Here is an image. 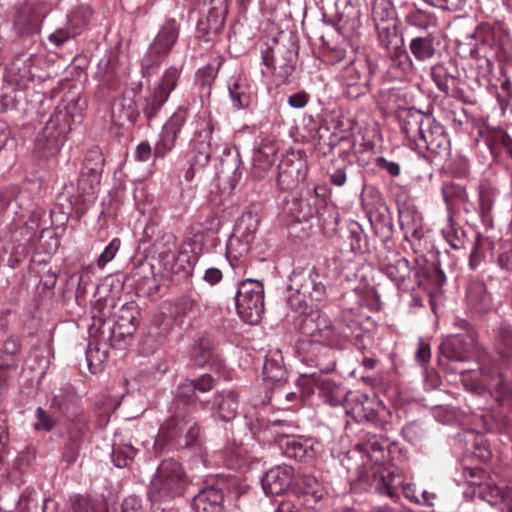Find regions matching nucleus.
<instances>
[{"label": "nucleus", "mask_w": 512, "mask_h": 512, "mask_svg": "<svg viewBox=\"0 0 512 512\" xmlns=\"http://www.w3.org/2000/svg\"><path fill=\"white\" fill-rule=\"evenodd\" d=\"M79 98L73 99L63 107L58 106L46 123L42 134L37 138V146L45 154L58 151L65 136L72 130L73 124L82 118L83 104Z\"/></svg>", "instance_id": "obj_1"}, {"label": "nucleus", "mask_w": 512, "mask_h": 512, "mask_svg": "<svg viewBox=\"0 0 512 512\" xmlns=\"http://www.w3.org/2000/svg\"><path fill=\"white\" fill-rule=\"evenodd\" d=\"M302 336L307 337L309 352L323 348L329 352L332 348H340L346 338L341 327L333 324L331 319L321 311H311L305 315L299 326Z\"/></svg>", "instance_id": "obj_2"}, {"label": "nucleus", "mask_w": 512, "mask_h": 512, "mask_svg": "<svg viewBox=\"0 0 512 512\" xmlns=\"http://www.w3.org/2000/svg\"><path fill=\"white\" fill-rule=\"evenodd\" d=\"M186 481L181 463L174 459L163 460L150 482L148 497L152 502L172 500L183 494Z\"/></svg>", "instance_id": "obj_3"}, {"label": "nucleus", "mask_w": 512, "mask_h": 512, "mask_svg": "<svg viewBox=\"0 0 512 512\" xmlns=\"http://www.w3.org/2000/svg\"><path fill=\"white\" fill-rule=\"evenodd\" d=\"M236 310L243 321L258 324L264 313V288L254 279L242 281L236 294Z\"/></svg>", "instance_id": "obj_4"}, {"label": "nucleus", "mask_w": 512, "mask_h": 512, "mask_svg": "<svg viewBox=\"0 0 512 512\" xmlns=\"http://www.w3.org/2000/svg\"><path fill=\"white\" fill-rule=\"evenodd\" d=\"M258 225L257 214L249 211L241 215L227 243L226 255L231 265H235L234 262L248 254L256 237Z\"/></svg>", "instance_id": "obj_5"}, {"label": "nucleus", "mask_w": 512, "mask_h": 512, "mask_svg": "<svg viewBox=\"0 0 512 512\" xmlns=\"http://www.w3.org/2000/svg\"><path fill=\"white\" fill-rule=\"evenodd\" d=\"M178 38V29L174 21H168L150 44L142 59V74L151 75L171 51Z\"/></svg>", "instance_id": "obj_6"}, {"label": "nucleus", "mask_w": 512, "mask_h": 512, "mask_svg": "<svg viewBox=\"0 0 512 512\" xmlns=\"http://www.w3.org/2000/svg\"><path fill=\"white\" fill-rule=\"evenodd\" d=\"M278 186L284 191L297 188L306 178L308 166L303 152H286L278 166Z\"/></svg>", "instance_id": "obj_7"}, {"label": "nucleus", "mask_w": 512, "mask_h": 512, "mask_svg": "<svg viewBox=\"0 0 512 512\" xmlns=\"http://www.w3.org/2000/svg\"><path fill=\"white\" fill-rule=\"evenodd\" d=\"M345 411L357 422H375L385 413V406L375 396L350 392L345 399Z\"/></svg>", "instance_id": "obj_8"}, {"label": "nucleus", "mask_w": 512, "mask_h": 512, "mask_svg": "<svg viewBox=\"0 0 512 512\" xmlns=\"http://www.w3.org/2000/svg\"><path fill=\"white\" fill-rule=\"evenodd\" d=\"M180 74L181 69L175 66H170L164 71L159 82L145 100L143 112L148 119H151L168 100L170 93L177 85Z\"/></svg>", "instance_id": "obj_9"}, {"label": "nucleus", "mask_w": 512, "mask_h": 512, "mask_svg": "<svg viewBox=\"0 0 512 512\" xmlns=\"http://www.w3.org/2000/svg\"><path fill=\"white\" fill-rule=\"evenodd\" d=\"M370 77V68L364 58H355L342 68L340 79L350 98L366 93Z\"/></svg>", "instance_id": "obj_10"}, {"label": "nucleus", "mask_w": 512, "mask_h": 512, "mask_svg": "<svg viewBox=\"0 0 512 512\" xmlns=\"http://www.w3.org/2000/svg\"><path fill=\"white\" fill-rule=\"evenodd\" d=\"M378 32V40L392 56L393 61L405 70L409 67V56L403 49L404 41L397 29V22L376 26Z\"/></svg>", "instance_id": "obj_11"}, {"label": "nucleus", "mask_w": 512, "mask_h": 512, "mask_svg": "<svg viewBox=\"0 0 512 512\" xmlns=\"http://www.w3.org/2000/svg\"><path fill=\"white\" fill-rule=\"evenodd\" d=\"M218 137L210 122H204L193 140V165L203 167L208 164L212 153L219 149Z\"/></svg>", "instance_id": "obj_12"}, {"label": "nucleus", "mask_w": 512, "mask_h": 512, "mask_svg": "<svg viewBox=\"0 0 512 512\" xmlns=\"http://www.w3.org/2000/svg\"><path fill=\"white\" fill-rule=\"evenodd\" d=\"M293 491L307 509H315L323 500L325 489L316 477L304 474L295 478Z\"/></svg>", "instance_id": "obj_13"}, {"label": "nucleus", "mask_w": 512, "mask_h": 512, "mask_svg": "<svg viewBox=\"0 0 512 512\" xmlns=\"http://www.w3.org/2000/svg\"><path fill=\"white\" fill-rule=\"evenodd\" d=\"M163 437L174 440L185 438L183 445L188 446L199 435V429L191 418H182L173 416L161 426Z\"/></svg>", "instance_id": "obj_14"}, {"label": "nucleus", "mask_w": 512, "mask_h": 512, "mask_svg": "<svg viewBox=\"0 0 512 512\" xmlns=\"http://www.w3.org/2000/svg\"><path fill=\"white\" fill-rule=\"evenodd\" d=\"M294 470L288 465L276 466L266 472L262 478V488L267 495H280L292 484Z\"/></svg>", "instance_id": "obj_15"}, {"label": "nucleus", "mask_w": 512, "mask_h": 512, "mask_svg": "<svg viewBox=\"0 0 512 512\" xmlns=\"http://www.w3.org/2000/svg\"><path fill=\"white\" fill-rule=\"evenodd\" d=\"M184 122V115L182 113H175L164 125L160 138L154 147V156L156 158H164L174 148Z\"/></svg>", "instance_id": "obj_16"}, {"label": "nucleus", "mask_w": 512, "mask_h": 512, "mask_svg": "<svg viewBox=\"0 0 512 512\" xmlns=\"http://www.w3.org/2000/svg\"><path fill=\"white\" fill-rule=\"evenodd\" d=\"M140 310L135 302L123 304L115 314V324L112 329L114 336L125 338L132 336L138 326Z\"/></svg>", "instance_id": "obj_17"}, {"label": "nucleus", "mask_w": 512, "mask_h": 512, "mask_svg": "<svg viewBox=\"0 0 512 512\" xmlns=\"http://www.w3.org/2000/svg\"><path fill=\"white\" fill-rule=\"evenodd\" d=\"M278 152L276 142L270 138H263L253 156V173L256 177H263L273 166Z\"/></svg>", "instance_id": "obj_18"}, {"label": "nucleus", "mask_w": 512, "mask_h": 512, "mask_svg": "<svg viewBox=\"0 0 512 512\" xmlns=\"http://www.w3.org/2000/svg\"><path fill=\"white\" fill-rule=\"evenodd\" d=\"M318 273L310 271L300 273L292 278V285L296 287L298 294L311 300H320L325 293V286L319 280Z\"/></svg>", "instance_id": "obj_19"}, {"label": "nucleus", "mask_w": 512, "mask_h": 512, "mask_svg": "<svg viewBox=\"0 0 512 512\" xmlns=\"http://www.w3.org/2000/svg\"><path fill=\"white\" fill-rule=\"evenodd\" d=\"M195 512H223V493L215 487H206L199 491L192 500Z\"/></svg>", "instance_id": "obj_20"}, {"label": "nucleus", "mask_w": 512, "mask_h": 512, "mask_svg": "<svg viewBox=\"0 0 512 512\" xmlns=\"http://www.w3.org/2000/svg\"><path fill=\"white\" fill-rule=\"evenodd\" d=\"M431 124V117L416 110H409L402 117V132L416 145L425 125Z\"/></svg>", "instance_id": "obj_21"}, {"label": "nucleus", "mask_w": 512, "mask_h": 512, "mask_svg": "<svg viewBox=\"0 0 512 512\" xmlns=\"http://www.w3.org/2000/svg\"><path fill=\"white\" fill-rule=\"evenodd\" d=\"M445 142L446 137L444 128L431 118V124L429 126L425 125L423 133L420 135L415 147L420 150L428 149L435 151L442 147Z\"/></svg>", "instance_id": "obj_22"}, {"label": "nucleus", "mask_w": 512, "mask_h": 512, "mask_svg": "<svg viewBox=\"0 0 512 512\" xmlns=\"http://www.w3.org/2000/svg\"><path fill=\"white\" fill-rule=\"evenodd\" d=\"M42 16L37 14L31 5H24L16 13L14 27L18 34H31L39 30Z\"/></svg>", "instance_id": "obj_23"}, {"label": "nucleus", "mask_w": 512, "mask_h": 512, "mask_svg": "<svg viewBox=\"0 0 512 512\" xmlns=\"http://www.w3.org/2000/svg\"><path fill=\"white\" fill-rule=\"evenodd\" d=\"M402 485V480L399 476H395L390 471H377L373 473L371 486L380 494L394 497L397 495L398 488Z\"/></svg>", "instance_id": "obj_24"}, {"label": "nucleus", "mask_w": 512, "mask_h": 512, "mask_svg": "<svg viewBox=\"0 0 512 512\" xmlns=\"http://www.w3.org/2000/svg\"><path fill=\"white\" fill-rule=\"evenodd\" d=\"M68 433L69 437L65 443L62 457L63 460L70 465L78 459L80 443L84 434V430L82 427L74 425L69 429Z\"/></svg>", "instance_id": "obj_25"}, {"label": "nucleus", "mask_w": 512, "mask_h": 512, "mask_svg": "<svg viewBox=\"0 0 512 512\" xmlns=\"http://www.w3.org/2000/svg\"><path fill=\"white\" fill-rule=\"evenodd\" d=\"M372 18L376 26L396 23V15L390 0H374Z\"/></svg>", "instance_id": "obj_26"}, {"label": "nucleus", "mask_w": 512, "mask_h": 512, "mask_svg": "<svg viewBox=\"0 0 512 512\" xmlns=\"http://www.w3.org/2000/svg\"><path fill=\"white\" fill-rule=\"evenodd\" d=\"M467 299L470 305L479 311L490 308L491 299L483 283H473L467 290Z\"/></svg>", "instance_id": "obj_27"}, {"label": "nucleus", "mask_w": 512, "mask_h": 512, "mask_svg": "<svg viewBox=\"0 0 512 512\" xmlns=\"http://www.w3.org/2000/svg\"><path fill=\"white\" fill-rule=\"evenodd\" d=\"M230 97L237 109H243L250 105L251 92L250 87L245 80L236 79L229 86Z\"/></svg>", "instance_id": "obj_28"}, {"label": "nucleus", "mask_w": 512, "mask_h": 512, "mask_svg": "<svg viewBox=\"0 0 512 512\" xmlns=\"http://www.w3.org/2000/svg\"><path fill=\"white\" fill-rule=\"evenodd\" d=\"M71 512H108L104 499H90L82 496L71 498Z\"/></svg>", "instance_id": "obj_29"}, {"label": "nucleus", "mask_w": 512, "mask_h": 512, "mask_svg": "<svg viewBox=\"0 0 512 512\" xmlns=\"http://www.w3.org/2000/svg\"><path fill=\"white\" fill-rule=\"evenodd\" d=\"M192 358L198 366L210 365L214 362L212 343L207 338L199 339L192 347Z\"/></svg>", "instance_id": "obj_30"}, {"label": "nucleus", "mask_w": 512, "mask_h": 512, "mask_svg": "<svg viewBox=\"0 0 512 512\" xmlns=\"http://www.w3.org/2000/svg\"><path fill=\"white\" fill-rule=\"evenodd\" d=\"M218 412L224 421H229L236 416L238 409L237 395L233 391L221 393L216 400Z\"/></svg>", "instance_id": "obj_31"}, {"label": "nucleus", "mask_w": 512, "mask_h": 512, "mask_svg": "<svg viewBox=\"0 0 512 512\" xmlns=\"http://www.w3.org/2000/svg\"><path fill=\"white\" fill-rule=\"evenodd\" d=\"M442 353L445 357L453 361H466L468 356L466 355L467 349L465 348L464 341L459 336H454L447 339L441 345Z\"/></svg>", "instance_id": "obj_32"}, {"label": "nucleus", "mask_w": 512, "mask_h": 512, "mask_svg": "<svg viewBox=\"0 0 512 512\" xmlns=\"http://www.w3.org/2000/svg\"><path fill=\"white\" fill-rule=\"evenodd\" d=\"M220 173L234 186L242 176L241 160L238 154L227 156L221 161Z\"/></svg>", "instance_id": "obj_33"}, {"label": "nucleus", "mask_w": 512, "mask_h": 512, "mask_svg": "<svg viewBox=\"0 0 512 512\" xmlns=\"http://www.w3.org/2000/svg\"><path fill=\"white\" fill-rule=\"evenodd\" d=\"M386 275L397 284L410 277V264L405 258H397L385 268Z\"/></svg>", "instance_id": "obj_34"}, {"label": "nucleus", "mask_w": 512, "mask_h": 512, "mask_svg": "<svg viewBox=\"0 0 512 512\" xmlns=\"http://www.w3.org/2000/svg\"><path fill=\"white\" fill-rule=\"evenodd\" d=\"M136 449L130 443L113 444L112 459L115 466L127 467L134 459Z\"/></svg>", "instance_id": "obj_35"}, {"label": "nucleus", "mask_w": 512, "mask_h": 512, "mask_svg": "<svg viewBox=\"0 0 512 512\" xmlns=\"http://www.w3.org/2000/svg\"><path fill=\"white\" fill-rule=\"evenodd\" d=\"M410 50L414 57L420 61L431 58L435 53V48L431 38L417 37L411 40Z\"/></svg>", "instance_id": "obj_36"}, {"label": "nucleus", "mask_w": 512, "mask_h": 512, "mask_svg": "<svg viewBox=\"0 0 512 512\" xmlns=\"http://www.w3.org/2000/svg\"><path fill=\"white\" fill-rule=\"evenodd\" d=\"M406 18L410 25L420 29H427L436 24V18L433 13L423 10L416 5L415 8L408 13Z\"/></svg>", "instance_id": "obj_37"}, {"label": "nucleus", "mask_w": 512, "mask_h": 512, "mask_svg": "<svg viewBox=\"0 0 512 512\" xmlns=\"http://www.w3.org/2000/svg\"><path fill=\"white\" fill-rule=\"evenodd\" d=\"M121 247V241L119 238H113L110 243L105 247L103 252L99 255L97 259V265L99 268L103 269L110 261H112L117 252Z\"/></svg>", "instance_id": "obj_38"}, {"label": "nucleus", "mask_w": 512, "mask_h": 512, "mask_svg": "<svg viewBox=\"0 0 512 512\" xmlns=\"http://www.w3.org/2000/svg\"><path fill=\"white\" fill-rule=\"evenodd\" d=\"M285 370L283 366L273 359H266L263 367V376L271 381H280L284 378Z\"/></svg>", "instance_id": "obj_39"}, {"label": "nucleus", "mask_w": 512, "mask_h": 512, "mask_svg": "<svg viewBox=\"0 0 512 512\" xmlns=\"http://www.w3.org/2000/svg\"><path fill=\"white\" fill-rule=\"evenodd\" d=\"M106 358V352H101L98 348H89L86 351V360L88 368L92 373H97L101 370V365Z\"/></svg>", "instance_id": "obj_40"}, {"label": "nucleus", "mask_w": 512, "mask_h": 512, "mask_svg": "<svg viewBox=\"0 0 512 512\" xmlns=\"http://www.w3.org/2000/svg\"><path fill=\"white\" fill-rule=\"evenodd\" d=\"M432 77L437 87L444 93H449L455 84V79L452 76H447L441 67L433 69Z\"/></svg>", "instance_id": "obj_41"}, {"label": "nucleus", "mask_w": 512, "mask_h": 512, "mask_svg": "<svg viewBox=\"0 0 512 512\" xmlns=\"http://www.w3.org/2000/svg\"><path fill=\"white\" fill-rule=\"evenodd\" d=\"M76 34V30L72 28L71 25H68L67 27L59 28L55 32L51 33L48 39L55 46H61Z\"/></svg>", "instance_id": "obj_42"}, {"label": "nucleus", "mask_w": 512, "mask_h": 512, "mask_svg": "<svg viewBox=\"0 0 512 512\" xmlns=\"http://www.w3.org/2000/svg\"><path fill=\"white\" fill-rule=\"evenodd\" d=\"M196 392L194 380H185L179 385L177 396L185 401H194L196 399Z\"/></svg>", "instance_id": "obj_43"}, {"label": "nucleus", "mask_w": 512, "mask_h": 512, "mask_svg": "<svg viewBox=\"0 0 512 512\" xmlns=\"http://www.w3.org/2000/svg\"><path fill=\"white\" fill-rule=\"evenodd\" d=\"M399 223L402 229L411 232L412 235L417 233L419 225L415 222L413 214L410 211H400Z\"/></svg>", "instance_id": "obj_44"}, {"label": "nucleus", "mask_w": 512, "mask_h": 512, "mask_svg": "<svg viewBox=\"0 0 512 512\" xmlns=\"http://www.w3.org/2000/svg\"><path fill=\"white\" fill-rule=\"evenodd\" d=\"M120 512H144L141 499L135 495L126 497L121 503Z\"/></svg>", "instance_id": "obj_45"}, {"label": "nucleus", "mask_w": 512, "mask_h": 512, "mask_svg": "<svg viewBox=\"0 0 512 512\" xmlns=\"http://www.w3.org/2000/svg\"><path fill=\"white\" fill-rule=\"evenodd\" d=\"M196 302L189 296L179 298L175 303L176 313L178 315H187L194 311Z\"/></svg>", "instance_id": "obj_46"}, {"label": "nucleus", "mask_w": 512, "mask_h": 512, "mask_svg": "<svg viewBox=\"0 0 512 512\" xmlns=\"http://www.w3.org/2000/svg\"><path fill=\"white\" fill-rule=\"evenodd\" d=\"M54 425L55 421L50 418L41 407L37 408V422L34 424L35 429L50 431Z\"/></svg>", "instance_id": "obj_47"}, {"label": "nucleus", "mask_w": 512, "mask_h": 512, "mask_svg": "<svg viewBox=\"0 0 512 512\" xmlns=\"http://www.w3.org/2000/svg\"><path fill=\"white\" fill-rule=\"evenodd\" d=\"M220 65L221 63L219 62L217 67L207 65L199 70L198 76L202 79L203 84H210L216 78Z\"/></svg>", "instance_id": "obj_48"}, {"label": "nucleus", "mask_w": 512, "mask_h": 512, "mask_svg": "<svg viewBox=\"0 0 512 512\" xmlns=\"http://www.w3.org/2000/svg\"><path fill=\"white\" fill-rule=\"evenodd\" d=\"M196 390L202 393L210 391L214 387V379L208 374L200 376L198 379H193Z\"/></svg>", "instance_id": "obj_49"}, {"label": "nucleus", "mask_w": 512, "mask_h": 512, "mask_svg": "<svg viewBox=\"0 0 512 512\" xmlns=\"http://www.w3.org/2000/svg\"><path fill=\"white\" fill-rule=\"evenodd\" d=\"M286 454L289 457L302 458L305 455L303 445L295 439L288 440Z\"/></svg>", "instance_id": "obj_50"}, {"label": "nucleus", "mask_w": 512, "mask_h": 512, "mask_svg": "<svg viewBox=\"0 0 512 512\" xmlns=\"http://www.w3.org/2000/svg\"><path fill=\"white\" fill-rule=\"evenodd\" d=\"M443 233L452 248L461 249L463 247V240L460 238L458 231L454 230L453 227H449L448 229L444 230Z\"/></svg>", "instance_id": "obj_51"}, {"label": "nucleus", "mask_w": 512, "mask_h": 512, "mask_svg": "<svg viewBox=\"0 0 512 512\" xmlns=\"http://www.w3.org/2000/svg\"><path fill=\"white\" fill-rule=\"evenodd\" d=\"M430 357L431 351L429 344L424 343L423 341H419L418 349L415 353L416 360L421 364H425L429 361Z\"/></svg>", "instance_id": "obj_52"}, {"label": "nucleus", "mask_w": 512, "mask_h": 512, "mask_svg": "<svg viewBox=\"0 0 512 512\" xmlns=\"http://www.w3.org/2000/svg\"><path fill=\"white\" fill-rule=\"evenodd\" d=\"M308 100L309 96L306 92H298L289 96L288 103L293 108H303Z\"/></svg>", "instance_id": "obj_53"}, {"label": "nucleus", "mask_w": 512, "mask_h": 512, "mask_svg": "<svg viewBox=\"0 0 512 512\" xmlns=\"http://www.w3.org/2000/svg\"><path fill=\"white\" fill-rule=\"evenodd\" d=\"M152 154L151 146L148 142H141L135 151L136 159L142 162H146L150 159Z\"/></svg>", "instance_id": "obj_54"}, {"label": "nucleus", "mask_w": 512, "mask_h": 512, "mask_svg": "<svg viewBox=\"0 0 512 512\" xmlns=\"http://www.w3.org/2000/svg\"><path fill=\"white\" fill-rule=\"evenodd\" d=\"M466 0H438L437 7L449 10L458 11L465 5Z\"/></svg>", "instance_id": "obj_55"}, {"label": "nucleus", "mask_w": 512, "mask_h": 512, "mask_svg": "<svg viewBox=\"0 0 512 512\" xmlns=\"http://www.w3.org/2000/svg\"><path fill=\"white\" fill-rule=\"evenodd\" d=\"M512 256L510 251H505L501 253L498 257L497 263L499 268L504 271L507 275H509L510 267H511Z\"/></svg>", "instance_id": "obj_56"}, {"label": "nucleus", "mask_w": 512, "mask_h": 512, "mask_svg": "<svg viewBox=\"0 0 512 512\" xmlns=\"http://www.w3.org/2000/svg\"><path fill=\"white\" fill-rule=\"evenodd\" d=\"M222 279V272L217 268H209L205 271L204 280L211 285L217 284Z\"/></svg>", "instance_id": "obj_57"}, {"label": "nucleus", "mask_w": 512, "mask_h": 512, "mask_svg": "<svg viewBox=\"0 0 512 512\" xmlns=\"http://www.w3.org/2000/svg\"><path fill=\"white\" fill-rule=\"evenodd\" d=\"M330 179L334 185L343 186L347 180V175H346L345 169H342V168L336 169L330 175Z\"/></svg>", "instance_id": "obj_58"}, {"label": "nucleus", "mask_w": 512, "mask_h": 512, "mask_svg": "<svg viewBox=\"0 0 512 512\" xmlns=\"http://www.w3.org/2000/svg\"><path fill=\"white\" fill-rule=\"evenodd\" d=\"M89 177L86 176L84 173L81 174L79 179V187L84 191L87 192V188L85 187L86 182H89V188L93 189L94 185H97L99 183L98 175L96 173L92 174V179L89 180Z\"/></svg>", "instance_id": "obj_59"}, {"label": "nucleus", "mask_w": 512, "mask_h": 512, "mask_svg": "<svg viewBox=\"0 0 512 512\" xmlns=\"http://www.w3.org/2000/svg\"><path fill=\"white\" fill-rule=\"evenodd\" d=\"M482 261V255L478 251L477 244H475L473 250L470 253L469 266L471 269H475Z\"/></svg>", "instance_id": "obj_60"}, {"label": "nucleus", "mask_w": 512, "mask_h": 512, "mask_svg": "<svg viewBox=\"0 0 512 512\" xmlns=\"http://www.w3.org/2000/svg\"><path fill=\"white\" fill-rule=\"evenodd\" d=\"M473 454L481 462H487L491 458V451L487 447H476Z\"/></svg>", "instance_id": "obj_61"}, {"label": "nucleus", "mask_w": 512, "mask_h": 512, "mask_svg": "<svg viewBox=\"0 0 512 512\" xmlns=\"http://www.w3.org/2000/svg\"><path fill=\"white\" fill-rule=\"evenodd\" d=\"M275 512H299L298 508L291 501H282Z\"/></svg>", "instance_id": "obj_62"}, {"label": "nucleus", "mask_w": 512, "mask_h": 512, "mask_svg": "<svg viewBox=\"0 0 512 512\" xmlns=\"http://www.w3.org/2000/svg\"><path fill=\"white\" fill-rule=\"evenodd\" d=\"M8 440V428L3 414H0V444L6 443Z\"/></svg>", "instance_id": "obj_63"}, {"label": "nucleus", "mask_w": 512, "mask_h": 512, "mask_svg": "<svg viewBox=\"0 0 512 512\" xmlns=\"http://www.w3.org/2000/svg\"><path fill=\"white\" fill-rule=\"evenodd\" d=\"M480 473H481V471L477 468H475V469L465 468L464 469V477L468 480L471 479L470 482H471V484H474V485L480 484V482L473 480Z\"/></svg>", "instance_id": "obj_64"}]
</instances>
